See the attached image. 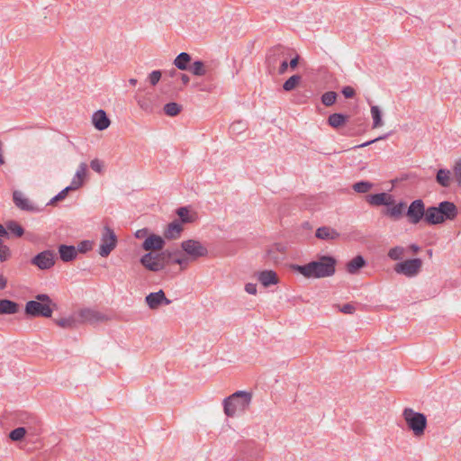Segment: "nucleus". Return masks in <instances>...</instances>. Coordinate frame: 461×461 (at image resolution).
Returning a JSON list of instances; mask_svg holds the SVG:
<instances>
[{
  "label": "nucleus",
  "instance_id": "nucleus-1",
  "mask_svg": "<svg viewBox=\"0 0 461 461\" xmlns=\"http://www.w3.org/2000/svg\"><path fill=\"white\" fill-rule=\"evenodd\" d=\"M337 260L330 256H321L305 265H294L293 268L306 278H324L336 272Z\"/></svg>",
  "mask_w": 461,
  "mask_h": 461
},
{
  "label": "nucleus",
  "instance_id": "nucleus-2",
  "mask_svg": "<svg viewBox=\"0 0 461 461\" xmlns=\"http://www.w3.org/2000/svg\"><path fill=\"white\" fill-rule=\"evenodd\" d=\"M457 208L452 203L444 201L436 206H430L426 209L424 219L429 224H440L445 221H453L457 216Z\"/></svg>",
  "mask_w": 461,
  "mask_h": 461
},
{
  "label": "nucleus",
  "instance_id": "nucleus-3",
  "mask_svg": "<svg viewBox=\"0 0 461 461\" xmlns=\"http://www.w3.org/2000/svg\"><path fill=\"white\" fill-rule=\"evenodd\" d=\"M252 393L247 391H237L223 400V411L228 417L244 412L250 405Z\"/></svg>",
  "mask_w": 461,
  "mask_h": 461
},
{
  "label": "nucleus",
  "instance_id": "nucleus-4",
  "mask_svg": "<svg viewBox=\"0 0 461 461\" xmlns=\"http://www.w3.org/2000/svg\"><path fill=\"white\" fill-rule=\"evenodd\" d=\"M57 308V304L46 294H40L35 296V300H32L25 304V314L32 317H46L52 315L53 310Z\"/></svg>",
  "mask_w": 461,
  "mask_h": 461
},
{
  "label": "nucleus",
  "instance_id": "nucleus-5",
  "mask_svg": "<svg viewBox=\"0 0 461 461\" xmlns=\"http://www.w3.org/2000/svg\"><path fill=\"white\" fill-rule=\"evenodd\" d=\"M402 416L406 428L415 438H420L424 436L428 420L423 413L416 411L412 408L406 407L403 409Z\"/></svg>",
  "mask_w": 461,
  "mask_h": 461
},
{
  "label": "nucleus",
  "instance_id": "nucleus-6",
  "mask_svg": "<svg viewBox=\"0 0 461 461\" xmlns=\"http://www.w3.org/2000/svg\"><path fill=\"white\" fill-rule=\"evenodd\" d=\"M181 249L190 260H196L208 255V249L201 241L194 239L181 242Z\"/></svg>",
  "mask_w": 461,
  "mask_h": 461
},
{
  "label": "nucleus",
  "instance_id": "nucleus-7",
  "mask_svg": "<svg viewBox=\"0 0 461 461\" xmlns=\"http://www.w3.org/2000/svg\"><path fill=\"white\" fill-rule=\"evenodd\" d=\"M117 245V236L108 226H104L100 239L99 255L106 258L115 249Z\"/></svg>",
  "mask_w": 461,
  "mask_h": 461
},
{
  "label": "nucleus",
  "instance_id": "nucleus-8",
  "mask_svg": "<svg viewBox=\"0 0 461 461\" xmlns=\"http://www.w3.org/2000/svg\"><path fill=\"white\" fill-rule=\"evenodd\" d=\"M165 254L166 252L160 254L148 252L140 258V262L148 270L152 272H158L164 269L166 267V264L164 262ZM167 254L168 255V257L171 256V253L167 251Z\"/></svg>",
  "mask_w": 461,
  "mask_h": 461
},
{
  "label": "nucleus",
  "instance_id": "nucleus-9",
  "mask_svg": "<svg viewBox=\"0 0 461 461\" xmlns=\"http://www.w3.org/2000/svg\"><path fill=\"white\" fill-rule=\"evenodd\" d=\"M76 314L78 321V325H93L108 320V318L102 312L90 308L80 309L76 312Z\"/></svg>",
  "mask_w": 461,
  "mask_h": 461
},
{
  "label": "nucleus",
  "instance_id": "nucleus-10",
  "mask_svg": "<svg viewBox=\"0 0 461 461\" xmlns=\"http://www.w3.org/2000/svg\"><path fill=\"white\" fill-rule=\"evenodd\" d=\"M421 267V259L412 258L396 264L394 266V271L397 274L404 275L407 277H413L419 274Z\"/></svg>",
  "mask_w": 461,
  "mask_h": 461
},
{
  "label": "nucleus",
  "instance_id": "nucleus-11",
  "mask_svg": "<svg viewBox=\"0 0 461 461\" xmlns=\"http://www.w3.org/2000/svg\"><path fill=\"white\" fill-rule=\"evenodd\" d=\"M425 204L422 200L417 199L409 205L406 216L411 224L419 223L425 216Z\"/></svg>",
  "mask_w": 461,
  "mask_h": 461
},
{
  "label": "nucleus",
  "instance_id": "nucleus-12",
  "mask_svg": "<svg viewBox=\"0 0 461 461\" xmlns=\"http://www.w3.org/2000/svg\"><path fill=\"white\" fill-rule=\"evenodd\" d=\"M32 264L41 270L50 269L55 264V254L51 250H44L32 259Z\"/></svg>",
  "mask_w": 461,
  "mask_h": 461
},
{
  "label": "nucleus",
  "instance_id": "nucleus-13",
  "mask_svg": "<svg viewBox=\"0 0 461 461\" xmlns=\"http://www.w3.org/2000/svg\"><path fill=\"white\" fill-rule=\"evenodd\" d=\"M145 303L150 310H157L161 305H169L172 302L166 297L163 290L150 293L145 297Z\"/></svg>",
  "mask_w": 461,
  "mask_h": 461
},
{
  "label": "nucleus",
  "instance_id": "nucleus-14",
  "mask_svg": "<svg viewBox=\"0 0 461 461\" xmlns=\"http://www.w3.org/2000/svg\"><path fill=\"white\" fill-rule=\"evenodd\" d=\"M13 200L15 206L20 210L27 212L37 211V207L33 204V203L21 191L16 190L13 193Z\"/></svg>",
  "mask_w": 461,
  "mask_h": 461
},
{
  "label": "nucleus",
  "instance_id": "nucleus-15",
  "mask_svg": "<svg viewBox=\"0 0 461 461\" xmlns=\"http://www.w3.org/2000/svg\"><path fill=\"white\" fill-rule=\"evenodd\" d=\"M164 239L165 238L156 234H149L143 241L141 248L149 252L152 250H161L166 244Z\"/></svg>",
  "mask_w": 461,
  "mask_h": 461
},
{
  "label": "nucleus",
  "instance_id": "nucleus-16",
  "mask_svg": "<svg viewBox=\"0 0 461 461\" xmlns=\"http://www.w3.org/2000/svg\"><path fill=\"white\" fill-rule=\"evenodd\" d=\"M184 230L183 225L178 220H174L168 223L164 230L163 236L167 240L178 239Z\"/></svg>",
  "mask_w": 461,
  "mask_h": 461
},
{
  "label": "nucleus",
  "instance_id": "nucleus-17",
  "mask_svg": "<svg viewBox=\"0 0 461 461\" xmlns=\"http://www.w3.org/2000/svg\"><path fill=\"white\" fill-rule=\"evenodd\" d=\"M366 201L371 205L379 206V205H386L390 206L393 204V197L391 194L386 193H379L375 194H370L366 197Z\"/></svg>",
  "mask_w": 461,
  "mask_h": 461
},
{
  "label": "nucleus",
  "instance_id": "nucleus-18",
  "mask_svg": "<svg viewBox=\"0 0 461 461\" xmlns=\"http://www.w3.org/2000/svg\"><path fill=\"white\" fill-rule=\"evenodd\" d=\"M86 176L87 165L85 162H82L79 164L78 168L72 178L70 188H74L75 190L80 188L84 185Z\"/></svg>",
  "mask_w": 461,
  "mask_h": 461
},
{
  "label": "nucleus",
  "instance_id": "nucleus-19",
  "mask_svg": "<svg viewBox=\"0 0 461 461\" xmlns=\"http://www.w3.org/2000/svg\"><path fill=\"white\" fill-rule=\"evenodd\" d=\"M92 123L98 131H104L110 126V119L104 110H98L92 115Z\"/></svg>",
  "mask_w": 461,
  "mask_h": 461
},
{
  "label": "nucleus",
  "instance_id": "nucleus-20",
  "mask_svg": "<svg viewBox=\"0 0 461 461\" xmlns=\"http://www.w3.org/2000/svg\"><path fill=\"white\" fill-rule=\"evenodd\" d=\"M258 280L265 287L276 285L279 282L276 273L273 270H263L258 272Z\"/></svg>",
  "mask_w": 461,
  "mask_h": 461
},
{
  "label": "nucleus",
  "instance_id": "nucleus-21",
  "mask_svg": "<svg viewBox=\"0 0 461 461\" xmlns=\"http://www.w3.org/2000/svg\"><path fill=\"white\" fill-rule=\"evenodd\" d=\"M315 236L320 240H333L339 237V233L331 227L322 226L316 230Z\"/></svg>",
  "mask_w": 461,
  "mask_h": 461
},
{
  "label": "nucleus",
  "instance_id": "nucleus-22",
  "mask_svg": "<svg viewBox=\"0 0 461 461\" xmlns=\"http://www.w3.org/2000/svg\"><path fill=\"white\" fill-rule=\"evenodd\" d=\"M176 214L179 217L181 224L192 223L196 221L197 214L194 212L190 211L187 207H180L176 210Z\"/></svg>",
  "mask_w": 461,
  "mask_h": 461
},
{
  "label": "nucleus",
  "instance_id": "nucleus-23",
  "mask_svg": "<svg viewBox=\"0 0 461 461\" xmlns=\"http://www.w3.org/2000/svg\"><path fill=\"white\" fill-rule=\"evenodd\" d=\"M60 258L64 262H69L76 258L77 250L74 246L60 245L59 247Z\"/></svg>",
  "mask_w": 461,
  "mask_h": 461
},
{
  "label": "nucleus",
  "instance_id": "nucleus-24",
  "mask_svg": "<svg viewBox=\"0 0 461 461\" xmlns=\"http://www.w3.org/2000/svg\"><path fill=\"white\" fill-rule=\"evenodd\" d=\"M406 208V203L400 202L397 204H392L388 206L387 210L384 212V214L394 219L398 220L403 215V212Z\"/></svg>",
  "mask_w": 461,
  "mask_h": 461
},
{
  "label": "nucleus",
  "instance_id": "nucleus-25",
  "mask_svg": "<svg viewBox=\"0 0 461 461\" xmlns=\"http://www.w3.org/2000/svg\"><path fill=\"white\" fill-rule=\"evenodd\" d=\"M19 311V304L8 299H0V315L15 314Z\"/></svg>",
  "mask_w": 461,
  "mask_h": 461
},
{
  "label": "nucleus",
  "instance_id": "nucleus-26",
  "mask_svg": "<svg viewBox=\"0 0 461 461\" xmlns=\"http://www.w3.org/2000/svg\"><path fill=\"white\" fill-rule=\"evenodd\" d=\"M366 266V260L362 256H357L349 260L346 265V270L348 273L354 275L358 270Z\"/></svg>",
  "mask_w": 461,
  "mask_h": 461
},
{
  "label": "nucleus",
  "instance_id": "nucleus-27",
  "mask_svg": "<svg viewBox=\"0 0 461 461\" xmlns=\"http://www.w3.org/2000/svg\"><path fill=\"white\" fill-rule=\"evenodd\" d=\"M348 120V115H345L343 113H335L330 114L328 117L327 122L330 127H332L334 129H339L346 124Z\"/></svg>",
  "mask_w": 461,
  "mask_h": 461
},
{
  "label": "nucleus",
  "instance_id": "nucleus-28",
  "mask_svg": "<svg viewBox=\"0 0 461 461\" xmlns=\"http://www.w3.org/2000/svg\"><path fill=\"white\" fill-rule=\"evenodd\" d=\"M55 322L63 329H75L79 326L76 312L68 317L56 320Z\"/></svg>",
  "mask_w": 461,
  "mask_h": 461
},
{
  "label": "nucleus",
  "instance_id": "nucleus-29",
  "mask_svg": "<svg viewBox=\"0 0 461 461\" xmlns=\"http://www.w3.org/2000/svg\"><path fill=\"white\" fill-rule=\"evenodd\" d=\"M452 176L448 169H438L436 176V181L443 187H448L451 184Z\"/></svg>",
  "mask_w": 461,
  "mask_h": 461
},
{
  "label": "nucleus",
  "instance_id": "nucleus-30",
  "mask_svg": "<svg viewBox=\"0 0 461 461\" xmlns=\"http://www.w3.org/2000/svg\"><path fill=\"white\" fill-rule=\"evenodd\" d=\"M191 56L186 52H181L174 60V65L180 70H188Z\"/></svg>",
  "mask_w": 461,
  "mask_h": 461
},
{
  "label": "nucleus",
  "instance_id": "nucleus-31",
  "mask_svg": "<svg viewBox=\"0 0 461 461\" xmlns=\"http://www.w3.org/2000/svg\"><path fill=\"white\" fill-rule=\"evenodd\" d=\"M137 103L139 107L146 112L152 113L154 111L155 105L152 98L149 95H143L137 98Z\"/></svg>",
  "mask_w": 461,
  "mask_h": 461
},
{
  "label": "nucleus",
  "instance_id": "nucleus-32",
  "mask_svg": "<svg viewBox=\"0 0 461 461\" xmlns=\"http://www.w3.org/2000/svg\"><path fill=\"white\" fill-rule=\"evenodd\" d=\"M188 70L194 76L202 77L207 73V68L204 63L201 60L194 61L189 66Z\"/></svg>",
  "mask_w": 461,
  "mask_h": 461
},
{
  "label": "nucleus",
  "instance_id": "nucleus-33",
  "mask_svg": "<svg viewBox=\"0 0 461 461\" xmlns=\"http://www.w3.org/2000/svg\"><path fill=\"white\" fill-rule=\"evenodd\" d=\"M370 112L373 119V128L382 127L384 122L382 120V112L380 108L377 105H372Z\"/></svg>",
  "mask_w": 461,
  "mask_h": 461
},
{
  "label": "nucleus",
  "instance_id": "nucleus-34",
  "mask_svg": "<svg viewBox=\"0 0 461 461\" xmlns=\"http://www.w3.org/2000/svg\"><path fill=\"white\" fill-rule=\"evenodd\" d=\"M302 77L300 75H294L290 77L283 85L285 91L289 92L294 90L301 82Z\"/></svg>",
  "mask_w": 461,
  "mask_h": 461
},
{
  "label": "nucleus",
  "instance_id": "nucleus-35",
  "mask_svg": "<svg viewBox=\"0 0 461 461\" xmlns=\"http://www.w3.org/2000/svg\"><path fill=\"white\" fill-rule=\"evenodd\" d=\"M5 229L16 237H21L24 233L23 228L14 221H8Z\"/></svg>",
  "mask_w": 461,
  "mask_h": 461
},
{
  "label": "nucleus",
  "instance_id": "nucleus-36",
  "mask_svg": "<svg viewBox=\"0 0 461 461\" xmlns=\"http://www.w3.org/2000/svg\"><path fill=\"white\" fill-rule=\"evenodd\" d=\"M373 187V184L368 181H360L353 185V190L359 194H366Z\"/></svg>",
  "mask_w": 461,
  "mask_h": 461
},
{
  "label": "nucleus",
  "instance_id": "nucleus-37",
  "mask_svg": "<svg viewBox=\"0 0 461 461\" xmlns=\"http://www.w3.org/2000/svg\"><path fill=\"white\" fill-rule=\"evenodd\" d=\"M181 111V106L176 103H168L164 106V112L168 116H176Z\"/></svg>",
  "mask_w": 461,
  "mask_h": 461
},
{
  "label": "nucleus",
  "instance_id": "nucleus-38",
  "mask_svg": "<svg viewBox=\"0 0 461 461\" xmlns=\"http://www.w3.org/2000/svg\"><path fill=\"white\" fill-rule=\"evenodd\" d=\"M26 433H27V429L24 427H19V428L13 429L10 432L9 438L13 441H20L24 438Z\"/></svg>",
  "mask_w": 461,
  "mask_h": 461
},
{
  "label": "nucleus",
  "instance_id": "nucleus-39",
  "mask_svg": "<svg viewBox=\"0 0 461 461\" xmlns=\"http://www.w3.org/2000/svg\"><path fill=\"white\" fill-rule=\"evenodd\" d=\"M337 99V94L333 91L326 92L321 96V102L325 106L332 105Z\"/></svg>",
  "mask_w": 461,
  "mask_h": 461
},
{
  "label": "nucleus",
  "instance_id": "nucleus-40",
  "mask_svg": "<svg viewBox=\"0 0 461 461\" xmlns=\"http://www.w3.org/2000/svg\"><path fill=\"white\" fill-rule=\"evenodd\" d=\"M453 178L461 186V158L456 160L453 168Z\"/></svg>",
  "mask_w": 461,
  "mask_h": 461
},
{
  "label": "nucleus",
  "instance_id": "nucleus-41",
  "mask_svg": "<svg viewBox=\"0 0 461 461\" xmlns=\"http://www.w3.org/2000/svg\"><path fill=\"white\" fill-rule=\"evenodd\" d=\"M403 248L402 247H394V248H392L389 252H388V257L391 258V259H393V260H398L402 258V254H403Z\"/></svg>",
  "mask_w": 461,
  "mask_h": 461
},
{
  "label": "nucleus",
  "instance_id": "nucleus-42",
  "mask_svg": "<svg viewBox=\"0 0 461 461\" xmlns=\"http://www.w3.org/2000/svg\"><path fill=\"white\" fill-rule=\"evenodd\" d=\"M75 190L74 188H70V185L67 186L63 190H61L57 195H55L51 200L50 203H54L58 201H61L66 198L68 191Z\"/></svg>",
  "mask_w": 461,
  "mask_h": 461
},
{
  "label": "nucleus",
  "instance_id": "nucleus-43",
  "mask_svg": "<svg viewBox=\"0 0 461 461\" xmlns=\"http://www.w3.org/2000/svg\"><path fill=\"white\" fill-rule=\"evenodd\" d=\"M161 78V72L154 70L149 75V81L151 86H156Z\"/></svg>",
  "mask_w": 461,
  "mask_h": 461
},
{
  "label": "nucleus",
  "instance_id": "nucleus-44",
  "mask_svg": "<svg viewBox=\"0 0 461 461\" xmlns=\"http://www.w3.org/2000/svg\"><path fill=\"white\" fill-rule=\"evenodd\" d=\"M90 167L94 171L97 173H102L104 168V163L98 158H95L90 162Z\"/></svg>",
  "mask_w": 461,
  "mask_h": 461
},
{
  "label": "nucleus",
  "instance_id": "nucleus-45",
  "mask_svg": "<svg viewBox=\"0 0 461 461\" xmlns=\"http://www.w3.org/2000/svg\"><path fill=\"white\" fill-rule=\"evenodd\" d=\"M283 246L282 245H275L273 246L271 249H269L267 250V255L269 258H271L273 260L275 261H277L278 260V258L274 256V254L276 252V251H283Z\"/></svg>",
  "mask_w": 461,
  "mask_h": 461
},
{
  "label": "nucleus",
  "instance_id": "nucleus-46",
  "mask_svg": "<svg viewBox=\"0 0 461 461\" xmlns=\"http://www.w3.org/2000/svg\"><path fill=\"white\" fill-rule=\"evenodd\" d=\"M189 259L190 258L188 257L180 256V257H176L173 259V262L175 264L179 265L182 268H185L187 267Z\"/></svg>",
  "mask_w": 461,
  "mask_h": 461
},
{
  "label": "nucleus",
  "instance_id": "nucleus-47",
  "mask_svg": "<svg viewBox=\"0 0 461 461\" xmlns=\"http://www.w3.org/2000/svg\"><path fill=\"white\" fill-rule=\"evenodd\" d=\"M340 312L346 314H352L354 313L356 308L351 303H346L344 304L340 309Z\"/></svg>",
  "mask_w": 461,
  "mask_h": 461
},
{
  "label": "nucleus",
  "instance_id": "nucleus-48",
  "mask_svg": "<svg viewBox=\"0 0 461 461\" xmlns=\"http://www.w3.org/2000/svg\"><path fill=\"white\" fill-rule=\"evenodd\" d=\"M342 94L346 98H352L355 95V90L351 86H345L342 89Z\"/></svg>",
  "mask_w": 461,
  "mask_h": 461
},
{
  "label": "nucleus",
  "instance_id": "nucleus-49",
  "mask_svg": "<svg viewBox=\"0 0 461 461\" xmlns=\"http://www.w3.org/2000/svg\"><path fill=\"white\" fill-rule=\"evenodd\" d=\"M149 235V229H147V228H143V229L138 230L135 232V237L137 239H143V238L146 239Z\"/></svg>",
  "mask_w": 461,
  "mask_h": 461
},
{
  "label": "nucleus",
  "instance_id": "nucleus-50",
  "mask_svg": "<svg viewBox=\"0 0 461 461\" xmlns=\"http://www.w3.org/2000/svg\"><path fill=\"white\" fill-rule=\"evenodd\" d=\"M245 291L249 294L255 295L257 294V285L252 283H248L245 285Z\"/></svg>",
  "mask_w": 461,
  "mask_h": 461
},
{
  "label": "nucleus",
  "instance_id": "nucleus-51",
  "mask_svg": "<svg viewBox=\"0 0 461 461\" xmlns=\"http://www.w3.org/2000/svg\"><path fill=\"white\" fill-rule=\"evenodd\" d=\"M90 248H91L90 243L88 241H84L78 245V249L77 250L79 252H86V251L89 250Z\"/></svg>",
  "mask_w": 461,
  "mask_h": 461
},
{
  "label": "nucleus",
  "instance_id": "nucleus-52",
  "mask_svg": "<svg viewBox=\"0 0 461 461\" xmlns=\"http://www.w3.org/2000/svg\"><path fill=\"white\" fill-rule=\"evenodd\" d=\"M384 137H379V138H376V139H375V140H372L366 141V142H365V143H362V144L357 145V146H355V148H364V147H366V146H368V145H370V144H372V143H374V142H375V141H377V140H384Z\"/></svg>",
  "mask_w": 461,
  "mask_h": 461
},
{
  "label": "nucleus",
  "instance_id": "nucleus-53",
  "mask_svg": "<svg viewBox=\"0 0 461 461\" xmlns=\"http://www.w3.org/2000/svg\"><path fill=\"white\" fill-rule=\"evenodd\" d=\"M288 68V62L286 60H283L279 67V74H284Z\"/></svg>",
  "mask_w": 461,
  "mask_h": 461
},
{
  "label": "nucleus",
  "instance_id": "nucleus-54",
  "mask_svg": "<svg viewBox=\"0 0 461 461\" xmlns=\"http://www.w3.org/2000/svg\"><path fill=\"white\" fill-rule=\"evenodd\" d=\"M298 62H299V57L296 56L295 58L291 59V61L288 63V67L294 69L297 67Z\"/></svg>",
  "mask_w": 461,
  "mask_h": 461
},
{
  "label": "nucleus",
  "instance_id": "nucleus-55",
  "mask_svg": "<svg viewBox=\"0 0 461 461\" xmlns=\"http://www.w3.org/2000/svg\"><path fill=\"white\" fill-rule=\"evenodd\" d=\"M6 285H7L6 278L3 275H0V290L5 289L6 287Z\"/></svg>",
  "mask_w": 461,
  "mask_h": 461
},
{
  "label": "nucleus",
  "instance_id": "nucleus-56",
  "mask_svg": "<svg viewBox=\"0 0 461 461\" xmlns=\"http://www.w3.org/2000/svg\"><path fill=\"white\" fill-rule=\"evenodd\" d=\"M179 77L184 85H187L190 81L189 77L185 74H179Z\"/></svg>",
  "mask_w": 461,
  "mask_h": 461
},
{
  "label": "nucleus",
  "instance_id": "nucleus-57",
  "mask_svg": "<svg viewBox=\"0 0 461 461\" xmlns=\"http://www.w3.org/2000/svg\"><path fill=\"white\" fill-rule=\"evenodd\" d=\"M2 237H8V231L2 224H0V238Z\"/></svg>",
  "mask_w": 461,
  "mask_h": 461
},
{
  "label": "nucleus",
  "instance_id": "nucleus-58",
  "mask_svg": "<svg viewBox=\"0 0 461 461\" xmlns=\"http://www.w3.org/2000/svg\"><path fill=\"white\" fill-rule=\"evenodd\" d=\"M2 142L0 141V165H3L5 164V158H4V156H3V153H2Z\"/></svg>",
  "mask_w": 461,
  "mask_h": 461
},
{
  "label": "nucleus",
  "instance_id": "nucleus-59",
  "mask_svg": "<svg viewBox=\"0 0 461 461\" xmlns=\"http://www.w3.org/2000/svg\"><path fill=\"white\" fill-rule=\"evenodd\" d=\"M410 249H411L414 253H416V252H418V251L420 250V247H419V246H417L416 244H411V245L410 246Z\"/></svg>",
  "mask_w": 461,
  "mask_h": 461
},
{
  "label": "nucleus",
  "instance_id": "nucleus-60",
  "mask_svg": "<svg viewBox=\"0 0 461 461\" xmlns=\"http://www.w3.org/2000/svg\"><path fill=\"white\" fill-rule=\"evenodd\" d=\"M267 60H268L269 64L274 68V67H275V64H274V63L276 62V59H275V58H273V57H271V56H269V57L267 58Z\"/></svg>",
  "mask_w": 461,
  "mask_h": 461
},
{
  "label": "nucleus",
  "instance_id": "nucleus-61",
  "mask_svg": "<svg viewBox=\"0 0 461 461\" xmlns=\"http://www.w3.org/2000/svg\"><path fill=\"white\" fill-rule=\"evenodd\" d=\"M129 83L131 85V86H135L137 84V79L135 78H131L129 80Z\"/></svg>",
  "mask_w": 461,
  "mask_h": 461
},
{
  "label": "nucleus",
  "instance_id": "nucleus-62",
  "mask_svg": "<svg viewBox=\"0 0 461 461\" xmlns=\"http://www.w3.org/2000/svg\"><path fill=\"white\" fill-rule=\"evenodd\" d=\"M236 461H250V460H249L245 457H240V458L236 459Z\"/></svg>",
  "mask_w": 461,
  "mask_h": 461
},
{
  "label": "nucleus",
  "instance_id": "nucleus-63",
  "mask_svg": "<svg viewBox=\"0 0 461 461\" xmlns=\"http://www.w3.org/2000/svg\"><path fill=\"white\" fill-rule=\"evenodd\" d=\"M176 75H177L176 71L175 69H173L171 72H170V76L171 77H175Z\"/></svg>",
  "mask_w": 461,
  "mask_h": 461
},
{
  "label": "nucleus",
  "instance_id": "nucleus-64",
  "mask_svg": "<svg viewBox=\"0 0 461 461\" xmlns=\"http://www.w3.org/2000/svg\"><path fill=\"white\" fill-rule=\"evenodd\" d=\"M240 124H242V122H236V123L232 124V126H231V127H232V128H233V130H234V129H235V127H236L237 125H240Z\"/></svg>",
  "mask_w": 461,
  "mask_h": 461
}]
</instances>
